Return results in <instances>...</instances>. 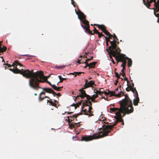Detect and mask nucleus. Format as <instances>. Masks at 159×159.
<instances>
[{"mask_svg": "<svg viewBox=\"0 0 159 159\" xmlns=\"http://www.w3.org/2000/svg\"><path fill=\"white\" fill-rule=\"evenodd\" d=\"M80 115V114H78L73 116H67V118H68V123H70L71 121L74 120L75 118L76 120V117Z\"/></svg>", "mask_w": 159, "mask_h": 159, "instance_id": "4468645a", "label": "nucleus"}, {"mask_svg": "<svg viewBox=\"0 0 159 159\" xmlns=\"http://www.w3.org/2000/svg\"><path fill=\"white\" fill-rule=\"evenodd\" d=\"M92 109V108L91 107H90L89 108V110L88 111V112H89V117L93 116V112L91 111V110Z\"/></svg>", "mask_w": 159, "mask_h": 159, "instance_id": "393cba45", "label": "nucleus"}, {"mask_svg": "<svg viewBox=\"0 0 159 159\" xmlns=\"http://www.w3.org/2000/svg\"><path fill=\"white\" fill-rule=\"evenodd\" d=\"M51 93H52L54 96H55L57 94V93H56L53 90V92H52Z\"/></svg>", "mask_w": 159, "mask_h": 159, "instance_id": "09e8293b", "label": "nucleus"}, {"mask_svg": "<svg viewBox=\"0 0 159 159\" xmlns=\"http://www.w3.org/2000/svg\"><path fill=\"white\" fill-rule=\"evenodd\" d=\"M118 41V38H117V37H115V38H114L113 41Z\"/></svg>", "mask_w": 159, "mask_h": 159, "instance_id": "603ef678", "label": "nucleus"}, {"mask_svg": "<svg viewBox=\"0 0 159 159\" xmlns=\"http://www.w3.org/2000/svg\"><path fill=\"white\" fill-rule=\"evenodd\" d=\"M91 97L95 99L98 97V95L96 93V94H93Z\"/></svg>", "mask_w": 159, "mask_h": 159, "instance_id": "4c0bfd02", "label": "nucleus"}, {"mask_svg": "<svg viewBox=\"0 0 159 159\" xmlns=\"http://www.w3.org/2000/svg\"><path fill=\"white\" fill-rule=\"evenodd\" d=\"M40 89H42L45 92L49 93H51L52 92H53V90L51 89L48 88H43L41 87Z\"/></svg>", "mask_w": 159, "mask_h": 159, "instance_id": "6ab92c4d", "label": "nucleus"}, {"mask_svg": "<svg viewBox=\"0 0 159 159\" xmlns=\"http://www.w3.org/2000/svg\"><path fill=\"white\" fill-rule=\"evenodd\" d=\"M110 58L112 59L111 61H112V62H113V64H115V61H114L113 60V59L111 58V57H110Z\"/></svg>", "mask_w": 159, "mask_h": 159, "instance_id": "bf43d9fd", "label": "nucleus"}, {"mask_svg": "<svg viewBox=\"0 0 159 159\" xmlns=\"http://www.w3.org/2000/svg\"><path fill=\"white\" fill-rule=\"evenodd\" d=\"M85 57L87 58V57L84 56H80L79 58L78 59L76 62V65L78 64H81V63H84L85 64Z\"/></svg>", "mask_w": 159, "mask_h": 159, "instance_id": "f8f14e48", "label": "nucleus"}, {"mask_svg": "<svg viewBox=\"0 0 159 159\" xmlns=\"http://www.w3.org/2000/svg\"><path fill=\"white\" fill-rule=\"evenodd\" d=\"M116 124L115 123L113 125H106L103 124L102 128L99 129V134L102 133V135L95 134L93 135H84L81 137V140L82 141H89L94 139H98L104 137L108 135V134L110 133L111 131L113 129V128Z\"/></svg>", "mask_w": 159, "mask_h": 159, "instance_id": "7ed1b4c3", "label": "nucleus"}, {"mask_svg": "<svg viewBox=\"0 0 159 159\" xmlns=\"http://www.w3.org/2000/svg\"><path fill=\"white\" fill-rule=\"evenodd\" d=\"M54 103H55L56 102H57V101H56V100H54Z\"/></svg>", "mask_w": 159, "mask_h": 159, "instance_id": "774afa93", "label": "nucleus"}, {"mask_svg": "<svg viewBox=\"0 0 159 159\" xmlns=\"http://www.w3.org/2000/svg\"><path fill=\"white\" fill-rule=\"evenodd\" d=\"M2 42L0 41V53L6 50L7 48L5 46H3V47H1Z\"/></svg>", "mask_w": 159, "mask_h": 159, "instance_id": "4be33fe9", "label": "nucleus"}, {"mask_svg": "<svg viewBox=\"0 0 159 159\" xmlns=\"http://www.w3.org/2000/svg\"><path fill=\"white\" fill-rule=\"evenodd\" d=\"M127 87L126 89V90L127 92H129L131 91L133 93L136 94L138 92L136 89V88H133L131 87V85L130 84H127Z\"/></svg>", "mask_w": 159, "mask_h": 159, "instance_id": "ddd939ff", "label": "nucleus"}, {"mask_svg": "<svg viewBox=\"0 0 159 159\" xmlns=\"http://www.w3.org/2000/svg\"><path fill=\"white\" fill-rule=\"evenodd\" d=\"M90 99H87V100H86V103H87L88 104H88L89 105V106H92V103L90 101Z\"/></svg>", "mask_w": 159, "mask_h": 159, "instance_id": "72a5a7b5", "label": "nucleus"}, {"mask_svg": "<svg viewBox=\"0 0 159 159\" xmlns=\"http://www.w3.org/2000/svg\"><path fill=\"white\" fill-rule=\"evenodd\" d=\"M58 77L59 78L60 80V81L58 83L57 85H58L59 83H62L64 80H66V78H62L61 77V76L60 75H58Z\"/></svg>", "mask_w": 159, "mask_h": 159, "instance_id": "a878e982", "label": "nucleus"}, {"mask_svg": "<svg viewBox=\"0 0 159 159\" xmlns=\"http://www.w3.org/2000/svg\"><path fill=\"white\" fill-rule=\"evenodd\" d=\"M118 83V79L116 81V82L114 83V84L115 85H116L117 84V83Z\"/></svg>", "mask_w": 159, "mask_h": 159, "instance_id": "6e6d98bb", "label": "nucleus"}, {"mask_svg": "<svg viewBox=\"0 0 159 159\" xmlns=\"http://www.w3.org/2000/svg\"><path fill=\"white\" fill-rule=\"evenodd\" d=\"M4 65L7 66L9 68L11 67L12 66H13L14 68H15L16 67L17 65H19L20 66H23L21 63L19 62L17 60L15 61L12 64V65L9 64L7 63H5L4 64Z\"/></svg>", "mask_w": 159, "mask_h": 159, "instance_id": "9b49d317", "label": "nucleus"}, {"mask_svg": "<svg viewBox=\"0 0 159 159\" xmlns=\"http://www.w3.org/2000/svg\"><path fill=\"white\" fill-rule=\"evenodd\" d=\"M82 21L84 24V25H81L83 28L85 30H90L89 22L86 20V18L83 20Z\"/></svg>", "mask_w": 159, "mask_h": 159, "instance_id": "9d476101", "label": "nucleus"}, {"mask_svg": "<svg viewBox=\"0 0 159 159\" xmlns=\"http://www.w3.org/2000/svg\"><path fill=\"white\" fill-rule=\"evenodd\" d=\"M47 102L48 103H49V105L50 106H53L55 107H57V105L56 103H54L51 100H47Z\"/></svg>", "mask_w": 159, "mask_h": 159, "instance_id": "5701e85b", "label": "nucleus"}, {"mask_svg": "<svg viewBox=\"0 0 159 159\" xmlns=\"http://www.w3.org/2000/svg\"><path fill=\"white\" fill-rule=\"evenodd\" d=\"M109 93H110V97L115 96V92L110 91H109Z\"/></svg>", "mask_w": 159, "mask_h": 159, "instance_id": "473e14b6", "label": "nucleus"}, {"mask_svg": "<svg viewBox=\"0 0 159 159\" xmlns=\"http://www.w3.org/2000/svg\"><path fill=\"white\" fill-rule=\"evenodd\" d=\"M115 76L116 77L118 76V75H119V74L117 72H115Z\"/></svg>", "mask_w": 159, "mask_h": 159, "instance_id": "5fc2aeb1", "label": "nucleus"}, {"mask_svg": "<svg viewBox=\"0 0 159 159\" xmlns=\"http://www.w3.org/2000/svg\"><path fill=\"white\" fill-rule=\"evenodd\" d=\"M84 87L82 88L81 89H82V90H84V89H85L87 88H89L88 86L86 84H85L84 85Z\"/></svg>", "mask_w": 159, "mask_h": 159, "instance_id": "e433bc0d", "label": "nucleus"}, {"mask_svg": "<svg viewBox=\"0 0 159 159\" xmlns=\"http://www.w3.org/2000/svg\"><path fill=\"white\" fill-rule=\"evenodd\" d=\"M84 73V72H74V73H70L69 74V75H74V77H76L77 75H80L81 73Z\"/></svg>", "mask_w": 159, "mask_h": 159, "instance_id": "b1692460", "label": "nucleus"}, {"mask_svg": "<svg viewBox=\"0 0 159 159\" xmlns=\"http://www.w3.org/2000/svg\"><path fill=\"white\" fill-rule=\"evenodd\" d=\"M79 91L80 92L81 94L76 96V99H77L79 97H81L82 99H83L84 97H86L87 99H89L91 98V97L86 93L85 91L82 90V89H80Z\"/></svg>", "mask_w": 159, "mask_h": 159, "instance_id": "0eeeda50", "label": "nucleus"}, {"mask_svg": "<svg viewBox=\"0 0 159 159\" xmlns=\"http://www.w3.org/2000/svg\"><path fill=\"white\" fill-rule=\"evenodd\" d=\"M15 68V69L9 68V70L10 71L13 72L14 73H15V74L18 73L19 71H20V70H19L16 67Z\"/></svg>", "mask_w": 159, "mask_h": 159, "instance_id": "412c9836", "label": "nucleus"}, {"mask_svg": "<svg viewBox=\"0 0 159 159\" xmlns=\"http://www.w3.org/2000/svg\"><path fill=\"white\" fill-rule=\"evenodd\" d=\"M76 125H75V127H77L79 126V124H78V123H76Z\"/></svg>", "mask_w": 159, "mask_h": 159, "instance_id": "052dcab7", "label": "nucleus"}, {"mask_svg": "<svg viewBox=\"0 0 159 159\" xmlns=\"http://www.w3.org/2000/svg\"><path fill=\"white\" fill-rule=\"evenodd\" d=\"M120 95H121V93H118L116 94H115V96L116 97H120Z\"/></svg>", "mask_w": 159, "mask_h": 159, "instance_id": "79ce46f5", "label": "nucleus"}, {"mask_svg": "<svg viewBox=\"0 0 159 159\" xmlns=\"http://www.w3.org/2000/svg\"><path fill=\"white\" fill-rule=\"evenodd\" d=\"M127 60H128V66L129 67H130L132 65V61L131 59L128 57V58Z\"/></svg>", "mask_w": 159, "mask_h": 159, "instance_id": "c756f323", "label": "nucleus"}, {"mask_svg": "<svg viewBox=\"0 0 159 159\" xmlns=\"http://www.w3.org/2000/svg\"><path fill=\"white\" fill-rule=\"evenodd\" d=\"M72 113H73V112H68L67 113V114H70Z\"/></svg>", "mask_w": 159, "mask_h": 159, "instance_id": "338daca9", "label": "nucleus"}, {"mask_svg": "<svg viewBox=\"0 0 159 159\" xmlns=\"http://www.w3.org/2000/svg\"><path fill=\"white\" fill-rule=\"evenodd\" d=\"M123 77L124 78V80L127 81V84H129V81L128 80V79L126 77V76H125V77Z\"/></svg>", "mask_w": 159, "mask_h": 159, "instance_id": "58836bf2", "label": "nucleus"}, {"mask_svg": "<svg viewBox=\"0 0 159 159\" xmlns=\"http://www.w3.org/2000/svg\"><path fill=\"white\" fill-rule=\"evenodd\" d=\"M39 101L41 102L43 101L44 98H45V97L43 98H42L41 96L39 95Z\"/></svg>", "mask_w": 159, "mask_h": 159, "instance_id": "f704fd0d", "label": "nucleus"}, {"mask_svg": "<svg viewBox=\"0 0 159 159\" xmlns=\"http://www.w3.org/2000/svg\"><path fill=\"white\" fill-rule=\"evenodd\" d=\"M93 57H91L90 58L86 59L85 61V64H86L87 63H88V61L91 60L93 59Z\"/></svg>", "mask_w": 159, "mask_h": 159, "instance_id": "c9c22d12", "label": "nucleus"}, {"mask_svg": "<svg viewBox=\"0 0 159 159\" xmlns=\"http://www.w3.org/2000/svg\"><path fill=\"white\" fill-rule=\"evenodd\" d=\"M71 1L72 4L75 7V2L73 1V0H71Z\"/></svg>", "mask_w": 159, "mask_h": 159, "instance_id": "c03bdc74", "label": "nucleus"}, {"mask_svg": "<svg viewBox=\"0 0 159 159\" xmlns=\"http://www.w3.org/2000/svg\"><path fill=\"white\" fill-rule=\"evenodd\" d=\"M94 25L96 26L99 29L101 30H107V28L106 27L103 25H99L97 24H95Z\"/></svg>", "mask_w": 159, "mask_h": 159, "instance_id": "a211bd4d", "label": "nucleus"}, {"mask_svg": "<svg viewBox=\"0 0 159 159\" xmlns=\"http://www.w3.org/2000/svg\"><path fill=\"white\" fill-rule=\"evenodd\" d=\"M82 111L84 112V114L85 115H89L88 111L86 109H84V108L82 109Z\"/></svg>", "mask_w": 159, "mask_h": 159, "instance_id": "2f4dec72", "label": "nucleus"}, {"mask_svg": "<svg viewBox=\"0 0 159 159\" xmlns=\"http://www.w3.org/2000/svg\"><path fill=\"white\" fill-rule=\"evenodd\" d=\"M131 84H132V85H131V87H132V88H136L135 87L134 88V84L133 83H132Z\"/></svg>", "mask_w": 159, "mask_h": 159, "instance_id": "864d4df0", "label": "nucleus"}, {"mask_svg": "<svg viewBox=\"0 0 159 159\" xmlns=\"http://www.w3.org/2000/svg\"><path fill=\"white\" fill-rule=\"evenodd\" d=\"M116 36L115 34H114L113 35H112V37L113 38V39L115 38V37H116Z\"/></svg>", "mask_w": 159, "mask_h": 159, "instance_id": "13d9d810", "label": "nucleus"}, {"mask_svg": "<svg viewBox=\"0 0 159 159\" xmlns=\"http://www.w3.org/2000/svg\"><path fill=\"white\" fill-rule=\"evenodd\" d=\"M85 84H88V80H85Z\"/></svg>", "mask_w": 159, "mask_h": 159, "instance_id": "0e129e2a", "label": "nucleus"}, {"mask_svg": "<svg viewBox=\"0 0 159 159\" xmlns=\"http://www.w3.org/2000/svg\"><path fill=\"white\" fill-rule=\"evenodd\" d=\"M102 89H103V88H100L99 89V90H96V92H94L96 94H97V95H102V91H101V90Z\"/></svg>", "mask_w": 159, "mask_h": 159, "instance_id": "cd10ccee", "label": "nucleus"}, {"mask_svg": "<svg viewBox=\"0 0 159 159\" xmlns=\"http://www.w3.org/2000/svg\"><path fill=\"white\" fill-rule=\"evenodd\" d=\"M121 50L120 49L118 48L117 50L115 52H112V53L109 54L111 56L112 55V56L115 57L116 60L117 61V63L119 62H122L121 65H126V60L128 58V57H126V56L124 54H120Z\"/></svg>", "mask_w": 159, "mask_h": 159, "instance_id": "20e7f679", "label": "nucleus"}, {"mask_svg": "<svg viewBox=\"0 0 159 159\" xmlns=\"http://www.w3.org/2000/svg\"><path fill=\"white\" fill-rule=\"evenodd\" d=\"M147 0V1L146 2L144 1V3L147 7L148 8L150 6V2H149V0Z\"/></svg>", "mask_w": 159, "mask_h": 159, "instance_id": "7c9ffc66", "label": "nucleus"}, {"mask_svg": "<svg viewBox=\"0 0 159 159\" xmlns=\"http://www.w3.org/2000/svg\"><path fill=\"white\" fill-rule=\"evenodd\" d=\"M81 102H79L78 103V105H79V106H80V105H81Z\"/></svg>", "mask_w": 159, "mask_h": 159, "instance_id": "680f3d73", "label": "nucleus"}, {"mask_svg": "<svg viewBox=\"0 0 159 159\" xmlns=\"http://www.w3.org/2000/svg\"><path fill=\"white\" fill-rule=\"evenodd\" d=\"M120 102V108H110V111L116 112L120 111V113H123V116H124L126 114H128L133 112L134 108L132 101L127 95H125V98Z\"/></svg>", "mask_w": 159, "mask_h": 159, "instance_id": "f03ea898", "label": "nucleus"}, {"mask_svg": "<svg viewBox=\"0 0 159 159\" xmlns=\"http://www.w3.org/2000/svg\"><path fill=\"white\" fill-rule=\"evenodd\" d=\"M56 95H57V96H58V97H60L61 96V95L60 94V93H57Z\"/></svg>", "mask_w": 159, "mask_h": 159, "instance_id": "4d7b16f0", "label": "nucleus"}, {"mask_svg": "<svg viewBox=\"0 0 159 159\" xmlns=\"http://www.w3.org/2000/svg\"><path fill=\"white\" fill-rule=\"evenodd\" d=\"M96 63V62H92L90 63L89 64L87 63L86 64L85 66H84V68H86L87 66H88L89 67V69L91 68H94L95 67V66Z\"/></svg>", "mask_w": 159, "mask_h": 159, "instance_id": "2eb2a0df", "label": "nucleus"}, {"mask_svg": "<svg viewBox=\"0 0 159 159\" xmlns=\"http://www.w3.org/2000/svg\"><path fill=\"white\" fill-rule=\"evenodd\" d=\"M69 127L71 129H73V128H76L75 127V125H76V123H74V124L73 123H69Z\"/></svg>", "mask_w": 159, "mask_h": 159, "instance_id": "bb28decb", "label": "nucleus"}, {"mask_svg": "<svg viewBox=\"0 0 159 159\" xmlns=\"http://www.w3.org/2000/svg\"><path fill=\"white\" fill-rule=\"evenodd\" d=\"M81 102H79L78 103V105H79V106H80V105H81Z\"/></svg>", "mask_w": 159, "mask_h": 159, "instance_id": "e2e57ef3", "label": "nucleus"}, {"mask_svg": "<svg viewBox=\"0 0 159 159\" xmlns=\"http://www.w3.org/2000/svg\"><path fill=\"white\" fill-rule=\"evenodd\" d=\"M135 96L136 97V98L134 99V106H137L138 105V103L139 101L138 93L135 94Z\"/></svg>", "mask_w": 159, "mask_h": 159, "instance_id": "dca6fc26", "label": "nucleus"}, {"mask_svg": "<svg viewBox=\"0 0 159 159\" xmlns=\"http://www.w3.org/2000/svg\"><path fill=\"white\" fill-rule=\"evenodd\" d=\"M126 65H121V67H123L122 69L121 70V72H122V73H120V75H122L123 77H125V74L124 72V70H125V67H126Z\"/></svg>", "mask_w": 159, "mask_h": 159, "instance_id": "aec40b11", "label": "nucleus"}, {"mask_svg": "<svg viewBox=\"0 0 159 159\" xmlns=\"http://www.w3.org/2000/svg\"><path fill=\"white\" fill-rule=\"evenodd\" d=\"M85 32L88 34H93L94 33H96L98 34V37L99 38H100L102 36H104V38H105L106 42H108L111 41L110 40V39H111L112 38V35L110 34L109 32L108 31V30H102L103 32L107 35V36H108V37H107L105 36L103 34L99 33L98 31V30H85Z\"/></svg>", "mask_w": 159, "mask_h": 159, "instance_id": "39448f33", "label": "nucleus"}, {"mask_svg": "<svg viewBox=\"0 0 159 159\" xmlns=\"http://www.w3.org/2000/svg\"><path fill=\"white\" fill-rule=\"evenodd\" d=\"M110 43L111 46L109 47L108 50H109V54L112 53V52H115L117 50V49H120L117 45L119 44V42L118 41H110Z\"/></svg>", "mask_w": 159, "mask_h": 159, "instance_id": "423d86ee", "label": "nucleus"}, {"mask_svg": "<svg viewBox=\"0 0 159 159\" xmlns=\"http://www.w3.org/2000/svg\"><path fill=\"white\" fill-rule=\"evenodd\" d=\"M45 92H42L40 93L39 94V95L41 96V95H45Z\"/></svg>", "mask_w": 159, "mask_h": 159, "instance_id": "de8ad7c7", "label": "nucleus"}, {"mask_svg": "<svg viewBox=\"0 0 159 159\" xmlns=\"http://www.w3.org/2000/svg\"><path fill=\"white\" fill-rule=\"evenodd\" d=\"M115 114L116 116H115V118L117 121L116 123L118 122H122L121 124L124 125L123 120L122 119V117H123V115L122 116L121 115L120 113V111H117Z\"/></svg>", "mask_w": 159, "mask_h": 159, "instance_id": "6e6552de", "label": "nucleus"}, {"mask_svg": "<svg viewBox=\"0 0 159 159\" xmlns=\"http://www.w3.org/2000/svg\"><path fill=\"white\" fill-rule=\"evenodd\" d=\"M83 106H89V105L86 103V101L85 102H83Z\"/></svg>", "mask_w": 159, "mask_h": 159, "instance_id": "37998d69", "label": "nucleus"}, {"mask_svg": "<svg viewBox=\"0 0 159 159\" xmlns=\"http://www.w3.org/2000/svg\"><path fill=\"white\" fill-rule=\"evenodd\" d=\"M65 67V66H58L57 67L58 68H60V69H62L64 68Z\"/></svg>", "mask_w": 159, "mask_h": 159, "instance_id": "49530a36", "label": "nucleus"}, {"mask_svg": "<svg viewBox=\"0 0 159 159\" xmlns=\"http://www.w3.org/2000/svg\"><path fill=\"white\" fill-rule=\"evenodd\" d=\"M153 0H149V2H150V4L152 2Z\"/></svg>", "mask_w": 159, "mask_h": 159, "instance_id": "69168bd1", "label": "nucleus"}, {"mask_svg": "<svg viewBox=\"0 0 159 159\" xmlns=\"http://www.w3.org/2000/svg\"><path fill=\"white\" fill-rule=\"evenodd\" d=\"M78 105V103H76V104L73 103V104L72 106H74L75 107V108L76 109L77 107H79V105ZM71 106H72V105H71Z\"/></svg>", "mask_w": 159, "mask_h": 159, "instance_id": "ea45409f", "label": "nucleus"}, {"mask_svg": "<svg viewBox=\"0 0 159 159\" xmlns=\"http://www.w3.org/2000/svg\"><path fill=\"white\" fill-rule=\"evenodd\" d=\"M48 83L51 86L53 89L57 91H60L61 90V89L63 88V86L61 87H57L54 84H52L51 83L47 81Z\"/></svg>", "mask_w": 159, "mask_h": 159, "instance_id": "f3484780", "label": "nucleus"}, {"mask_svg": "<svg viewBox=\"0 0 159 159\" xmlns=\"http://www.w3.org/2000/svg\"><path fill=\"white\" fill-rule=\"evenodd\" d=\"M101 98H102V99L103 98V99H104L105 100H106L108 101V98L107 97L106 98H105L104 97H102Z\"/></svg>", "mask_w": 159, "mask_h": 159, "instance_id": "8fccbe9b", "label": "nucleus"}, {"mask_svg": "<svg viewBox=\"0 0 159 159\" xmlns=\"http://www.w3.org/2000/svg\"><path fill=\"white\" fill-rule=\"evenodd\" d=\"M94 84V82L92 80L89 81L87 84V85L89 87H91Z\"/></svg>", "mask_w": 159, "mask_h": 159, "instance_id": "c85d7f7f", "label": "nucleus"}, {"mask_svg": "<svg viewBox=\"0 0 159 159\" xmlns=\"http://www.w3.org/2000/svg\"><path fill=\"white\" fill-rule=\"evenodd\" d=\"M45 98H48V100L52 101V100L48 96H45Z\"/></svg>", "mask_w": 159, "mask_h": 159, "instance_id": "3c124183", "label": "nucleus"}, {"mask_svg": "<svg viewBox=\"0 0 159 159\" xmlns=\"http://www.w3.org/2000/svg\"><path fill=\"white\" fill-rule=\"evenodd\" d=\"M33 70L31 71L29 70H24L23 69L20 70L18 73L22 75L26 78H30L29 81V85L34 89L38 90L39 88H41L39 86V83L43 82L47 80L50 76L47 77L44 76L43 72L41 71L33 72Z\"/></svg>", "mask_w": 159, "mask_h": 159, "instance_id": "f257e3e1", "label": "nucleus"}, {"mask_svg": "<svg viewBox=\"0 0 159 159\" xmlns=\"http://www.w3.org/2000/svg\"><path fill=\"white\" fill-rule=\"evenodd\" d=\"M75 10L76 14L78 16V18L81 21H82L83 20L85 19L86 18V16L80 10H78V11H76V10Z\"/></svg>", "mask_w": 159, "mask_h": 159, "instance_id": "1a4fd4ad", "label": "nucleus"}, {"mask_svg": "<svg viewBox=\"0 0 159 159\" xmlns=\"http://www.w3.org/2000/svg\"><path fill=\"white\" fill-rule=\"evenodd\" d=\"M95 98H94L91 97V98H90V99L91 100V101L94 102H96L95 100Z\"/></svg>", "mask_w": 159, "mask_h": 159, "instance_id": "a18cd8bd", "label": "nucleus"}, {"mask_svg": "<svg viewBox=\"0 0 159 159\" xmlns=\"http://www.w3.org/2000/svg\"><path fill=\"white\" fill-rule=\"evenodd\" d=\"M102 93H104L106 95H108L110 94V93L109 92L108 93L105 91H102Z\"/></svg>", "mask_w": 159, "mask_h": 159, "instance_id": "a19ab883", "label": "nucleus"}]
</instances>
